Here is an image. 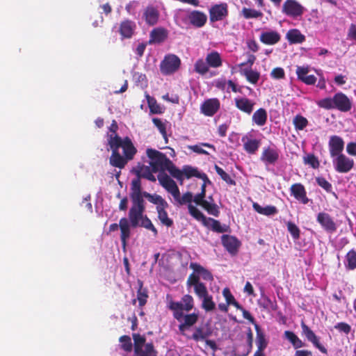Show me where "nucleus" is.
<instances>
[{"instance_id":"obj_46","label":"nucleus","mask_w":356,"mask_h":356,"mask_svg":"<svg viewBox=\"0 0 356 356\" xmlns=\"http://www.w3.org/2000/svg\"><path fill=\"white\" fill-rule=\"evenodd\" d=\"M165 170H168L170 175L178 181H182L184 180L182 170L177 168L171 161L166 167Z\"/></svg>"},{"instance_id":"obj_41","label":"nucleus","mask_w":356,"mask_h":356,"mask_svg":"<svg viewBox=\"0 0 356 356\" xmlns=\"http://www.w3.org/2000/svg\"><path fill=\"white\" fill-rule=\"evenodd\" d=\"M209 70V66L207 60L202 58L197 59L194 65V71L199 74L204 75Z\"/></svg>"},{"instance_id":"obj_49","label":"nucleus","mask_w":356,"mask_h":356,"mask_svg":"<svg viewBox=\"0 0 356 356\" xmlns=\"http://www.w3.org/2000/svg\"><path fill=\"white\" fill-rule=\"evenodd\" d=\"M214 169L216 173L220 177V178L225 181L227 184L234 186L236 181L227 174L222 168L219 167L218 165H214Z\"/></svg>"},{"instance_id":"obj_16","label":"nucleus","mask_w":356,"mask_h":356,"mask_svg":"<svg viewBox=\"0 0 356 356\" xmlns=\"http://www.w3.org/2000/svg\"><path fill=\"white\" fill-rule=\"evenodd\" d=\"M344 144V141L341 137L337 135L331 136L328 142L330 156L334 158V156L343 154Z\"/></svg>"},{"instance_id":"obj_50","label":"nucleus","mask_w":356,"mask_h":356,"mask_svg":"<svg viewBox=\"0 0 356 356\" xmlns=\"http://www.w3.org/2000/svg\"><path fill=\"white\" fill-rule=\"evenodd\" d=\"M241 14L246 19L259 18L263 16V13L261 11L245 7L242 9Z\"/></svg>"},{"instance_id":"obj_64","label":"nucleus","mask_w":356,"mask_h":356,"mask_svg":"<svg viewBox=\"0 0 356 356\" xmlns=\"http://www.w3.org/2000/svg\"><path fill=\"white\" fill-rule=\"evenodd\" d=\"M284 337L285 338L289 340L291 344L293 345V343L296 341L297 338L298 337L293 332L286 330L284 332Z\"/></svg>"},{"instance_id":"obj_31","label":"nucleus","mask_w":356,"mask_h":356,"mask_svg":"<svg viewBox=\"0 0 356 356\" xmlns=\"http://www.w3.org/2000/svg\"><path fill=\"white\" fill-rule=\"evenodd\" d=\"M244 150L250 154H254L258 150L261 141L257 139H250L247 136L242 138Z\"/></svg>"},{"instance_id":"obj_13","label":"nucleus","mask_w":356,"mask_h":356,"mask_svg":"<svg viewBox=\"0 0 356 356\" xmlns=\"http://www.w3.org/2000/svg\"><path fill=\"white\" fill-rule=\"evenodd\" d=\"M221 243L225 250L232 256L238 254L241 242L232 235L223 234L221 236Z\"/></svg>"},{"instance_id":"obj_22","label":"nucleus","mask_w":356,"mask_h":356,"mask_svg":"<svg viewBox=\"0 0 356 356\" xmlns=\"http://www.w3.org/2000/svg\"><path fill=\"white\" fill-rule=\"evenodd\" d=\"M158 179L163 188H165L173 197H177L179 195V188L175 181L168 175H159Z\"/></svg>"},{"instance_id":"obj_53","label":"nucleus","mask_w":356,"mask_h":356,"mask_svg":"<svg viewBox=\"0 0 356 356\" xmlns=\"http://www.w3.org/2000/svg\"><path fill=\"white\" fill-rule=\"evenodd\" d=\"M293 124L296 129L302 130L307 126L308 121L306 118L300 115H297L293 118Z\"/></svg>"},{"instance_id":"obj_21","label":"nucleus","mask_w":356,"mask_h":356,"mask_svg":"<svg viewBox=\"0 0 356 356\" xmlns=\"http://www.w3.org/2000/svg\"><path fill=\"white\" fill-rule=\"evenodd\" d=\"M189 266L190 268L193 270V272L189 275H193L197 277L198 282H200V277L206 281L212 282L213 280V276L212 273L200 264L195 262H191Z\"/></svg>"},{"instance_id":"obj_30","label":"nucleus","mask_w":356,"mask_h":356,"mask_svg":"<svg viewBox=\"0 0 356 356\" xmlns=\"http://www.w3.org/2000/svg\"><path fill=\"white\" fill-rule=\"evenodd\" d=\"M138 289L137 290V298L132 300V304L136 305V301H138L140 308H143L147 303L149 298L148 291L146 288L143 287V283L141 280H138Z\"/></svg>"},{"instance_id":"obj_56","label":"nucleus","mask_w":356,"mask_h":356,"mask_svg":"<svg viewBox=\"0 0 356 356\" xmlns=\"http://www.w3.org/2000/svg\"><path fill=\"white\" fill-rule=\"evenodd\" d=\"M152 122L154 126L157 127L163 137L167 141V132L165 124L159 118H153Z\"/></svg>"},{"instance_id":"obj_38","label":"nucleus","mask_w":356,"mask_h":356,"mask_svg":"<svg viewBox=\"0 0 356 356\" xmlns=\"http://www.w3.org/2000/svg\"><path fill=\"white\" fill-rule=\"evenodd\" d=\"M252 121L258 126H263L267 121V112L264 108H259L252 115Z\"/></svg>"},{"instance_id":"obj_37","label":"nucleus","mask_w":356,"mask_h":356,"mask_svg":"<svg viewBox=\"0 0 356 356\" xmlns=\"http://www.w3.org/2000/svg\"><path fill=\"white\" fill-rule=\"evenodd\" d=\"M168 207H158V209H156V211L158 213V218L159 219V220L161 221V222L163 225H165L166 227H172L173 225V220L168 218V213L166 211V209L168 208Z\"/></svg>"},{"instance_id":"obj_39","label":"nucleus","mask_w":356,"mask_h":356,"mask_svg":"<svg viewBox=\"0 0 356 356\" xmlns=\"http://www.w3.org/2000/svg\"><path fill=\"white\" fill-rule=\"evenodd\" d=\"M139 352H134L135 356H157L158 352L152 342L147 343Z\"/></svg>"},{"instance_id":"obj_36","label":"nucleus","mask_w":356,"mask_h":356,"mask_svg":"<svg viewBox=\"0 0 356 356\" xmlns=\"http://www.w3.org/2000/svg\"><path fill=\"white\" fill-rule=\"evenodd\" d=\"M252 207L254 211L258 213L267 216L275 215L278 212L277 209L275 206L272 205L263 207L258 203L254 202Z\"/></svg>"},{"instance_id":"obj_3","label":"nucleus","mask_w":356,"mask_h":356,"mask_svg":"<svg viewBox=\"0 0 356 356\" xmlns=\"http://www.w3.org/2000/svg\"><path fill=\"white\" fill-rule=\"evenodd\" d=\"M131 201L130 208V216L133 219L134 224H136L137 219L145 212V202L144 197L151 203L156 204V209L160 207H168V202L159 195L151 194L147 191H143L141 181L134 179L131 184V192L129 194Z\"/></svg>"},{"instance_id":"obj_61","label":"nucleus","mask_w":356,"mask_h":356,"mask_svg":"<svg viewBox=\"0 0 356 356\" xmlns=\"http://www.w3.org/2000/svg\"><path fill=\"white\" fill-rule=\"evenodd\" d=\"M265 305H264V308H269L273 311H275L277 309V305L275 302L272 301L269 298L264 297L263 298Z\"/></svg>"},{"instance_id":"obj_6","label":"nucleus","mask_w":356,"mask_h":356,"mask_svg":"<svg viewBox=\"0 0 356 356\" xmlns=\"http://www.w3.org/2000/svg\"><path fill=\"white\" fill-rule=\"evenodd\" d=\"M188 213L197 221H200L202 225L207 227H211V230L217 233L228 232L230 230L229 226L221 225L218 220L212 218H207L193 204L188 205Z\"/></svg>"},{"instance_id":"obj_17","label":"nucleus","mask_w":356,"mask_h":356,"mask_svg":"<svg viewBox=\"0 0 356 356\" xmlns=\"http://www.w3.org/2000/svg\"><path fill=\"white\" fill-rule=\"evenodd\" d=\"M316 221L321 225L322 228L329 233L335 232L337 225L330 215L325 212H320L316 217Z\"/></svg>"},{"instance_id":"obj_24","label":"nucleus","mask_w":356,"mask_h":356,"mask_svg":"<svg viewBox=\"0 0 356 356\" xmlns=\"http://www.w3.org/2000/svg\"><path fill=\"white\" fill-rule=\"evenodd\" d=\"M279 151L275 147H267L264 148L261 160L266 164H275L279 159Z\"/></svg>"},{"instance_id":"obj_44","label":"nucleus","mask_w":356,"mask_h":356,"mask_svg":"<svg viewBox=\"0 0 356 356\" xmlns=\"http://www.w3.org/2000/svg\"><path fill=\"white\" fill-rule=\"evenodd\" d=\"M222 296L227 305H233L236 309H242V306L235 300L229 288H225L222 290Z\"/></svg>"},{"instance_id":"obj_59","label":"nucleus","mask_w":356,"mask_h":356,"mask_svg":"<svg viewBox=\"0 0 356 356\" xmlns=\"http://www.w3.org/2000/svg\"><path fill=\"white\" fill-rule=\"evenodd\" d=\"M334 328L339 332H343L346 334H349L351 330L350 325L345 322L338 323L334 325Z\"/></svg>"},{"instance_id":"obj_20","label":"nucleus","mask_w":356,"mask_h":356,"mask_svg":"<svg viewBox=\"0 0 356 356\" xmlns=\"http://www.w3.org/2000/svg\"><path fill=\"white\" fill-rule=\"evenodd\" d=\"M159 10L153 6H147L143 13V19L146 24L149 26L156 25L159 22Z\"/></svg>"},{"instance_id":"obj_45","label":"nucleus","mask_w":356,"mask_h":356,"mask_svg":"<svg viewBox=\"0 0 356 356\" xmlns=\"http://www.w3.org/2000/svg\"><path fill=\"white\" fill-rule=\"evenodd\" d=\"M175 200V202L179 205H184L186 204H188V205L191 204L192 201H193V195L191 192H186L183 194L182 196H181L180 191H179V195L177 197H173Z\"/></svg>"},{"instance_id":"obj_32","label":"nucleus","mask_w":356,"mask_h":356,"mask_svg":"<svg viewBox=\"0 0 356 356\" xmlns=\"http://www.w3.org/2000/svg\"><path fill=\"white\" fill-rule=\"evenodd\" d=\"M286 38L290 44H301L305 40V36L297 29L289 30Z\"/></svg>"},{"instance_id":"obj_28","label":"nucleus","mask_w":356,"mask_h":356,"mask_svg":"<svg viewBox=\"0 0 356 356\" xmlns=\"http://www.w3.org/2000/svg\"><path fill=\"white\" fill-rule=\"evenodd\" d=\"M119 227L121 232L120 240L122 245L125 248L127 245V241L131 235V223L127 218H122L119 221Z\"/></svg>"},{"instance_id":"obj_18","label":"nucleus","mask_w":356,"mask_h":356,"mask_svg":"<svg viewBox=\"0 0 356 356\" xmlns=\"http://www.w3.org/2000/svg\"><path fill=\"white\" fill-rule=\"evenodd\" d=\"M129 220L131 223V226L134 228L140 226L144 227L153 233L154 236H156L158 235V230L152 224L151 220L147 217V215H144L142 213V216L137 219L136 224H134V220L131 218V216H130V210L129 211Z\"/></svg>"},{"instance_id":"obj_54","label":"nucleus","mask_w":356,"mask_h":356,"mask_svg":"<svg viewBox=\"0 0 356 356\" xmlns=\"http://www.w3.org/2000/svg\"><path fill=\"white\" fill-rule=\"evenodd\" d=\"M304 163L309 165L312 168L317 169L320 166L318 158L313 154H307L304 157Z\"/></svg>"},{"instance_id":"obj_10","label":"nucleus","mask_w":356,"mask_h":356,"mask_svg":"<svg viewBox=\"0 0 356 356\" xmlns=\"http://www.w3.org/2000/svg\"><path fill=\"white\" fill-rule=\"evenodd\" d=\"M332 163L334 170L339 173L349 172L353 168L355 164L354 160L344 154L332 158Z\"/></svg>"},{"instance_id":"obj_27","label":"nucleus","mask_w":356,"mask_h":356,"mask_svg":"<svg viewBox=\"0 0 356 356\" xmlns=\"http://www.w3.org/2000/svg\"><path fill=\"white\" fill-rule=\"evenodd\" d=\"M168 31L163 27H158L152 29L149 33V44L161 43L168 38Z\"/></svg>"},{"instance_id":"obj_33","label":"nucleus","mask_w":356,"mask_h":356,"mask_svg":"<svg viewBox=\"0 0 356 356\" xmlns=\"http://www.w3.org/2000/svg\"><path fill=\"white\" fill-rule=\"evenodd\" d=\"M135 172L137 176L136 179H138L139 181H140V178H145L153 182L156 181V177L153 175L154 172L151 166L141 165Z\"/></svg>"},{"instance_id":"obj_43","label":"nucleus","mask_w":356,"mask_h":356,"mask_svg":"<svg viewBox=\"0 0 356 356\" xmlns=\"http://www.w3.org/2000/svg\"><path fill=\"white\" fill-rule=\"evenodd\" d=\"M346 267L348 270H354L356 268V250L354 249L348 252L346 255Z\"/></svg>"},{"instance_id":"obj_63","label":"nucleus","mask_w":356,"mask_h":356,"mask_svg":"<svg viewBox=\"0 0 356 356\" xmlns=\"http://www.w3.org/2000/svg\"><path fill=\"white\" fill-rule=\"evenodd\" d=\"M346 152L349 155L356 156V143L350 142L346 145Z\"/></svg>"},{"instance_id":"obj_40","label":"nucleus","mask_w":356,"mask_h":356,"mask_svg":"<svg viewBox=\"0 0 356 356\" xmlns=\"http://www.w3.org/2000/svg\"><path fill=\"white\" fill-rule=\"evenodd\" d=\"M202 147L212 149L213 152H216V150L213 145L208 143H202L200 145H189L188 149L199 154L209 155V152L204 149Z\"/></svg>"},{"instance_id":"obj_12","label":"nucleus","mask_w":356,"mask_h":356,"mask_svg":"<svg viewBox=\"0 0 356 356\" xmlns=\"http://www.w3.org/2000/svg\"><path fill=\"white\" fill-rule=\"evenodd\" d=\"M209 19L211 22L224 19L228 16V6L227 3H221L212 6L209 10Z\"/></svg>"},{"instance_id":"obj_19","label":"nucleus","mask_w":356,"mask_h":356,"mask_svg":"<svg viewBox=\"0 0 356 356\" xmlns=\"http://www.w3.org/2000/svg\"><path fill=\"white\" fill-rule=\"evenodd\" d=\"M302 333L305 335L307 340L313 343L322 353L327 354V350L320 342L318 337L315 333L303 322L301 323Z\"/></svg>"},{"instance_id":"obj_47","label":"nucleus","mask_w":356,"mask_h":356,"mask_svg":"<svg viewBox=\"0 0 356 356\" xmlns=\"http://www.w3.org/2000/svg\"><path fill=\"white\" fill-rule=\"evenodd\" d=\"M132 337L134 339V352H139L140 348H143V346L147 343H145L146 338L138 333H134L132 334Z\"/></svg>"},{"instance_id":"obj_57","label":"nucleus","mask_w":356,"mask_h":356,"mask_svg":"<svg viewBox=\"0 0 356 356\" xmlns=\"http://www.w3.org/2000/svg\"><path fill=\"white\" fill-rule=\"evenodd\" d=\"M197 169L193 168L190 165H184L183 167L182 172L183 177L185 176L187 179H190L193 177H196L197 175Z\"/></svg>"},{"instance_id":"obj_1","label":"nucleus","mask_w":356,"mask_h":356,"mask_svg":"<svg viewBox=\"0 0 356 356\" xmlns=\"http://www.w3.org/2000/svg\"><path fill=\"white\" fill-rule=\"evenodd\" d=\"M118 125L113 120L108 127L107 133L108 145L111 149L109 157V164L119 169L125 168L129 161L134 159L137 153V149L128 136L122 138L118 134Z\"/></svg>"},{"instance_id":"obj_48","label":"nucleus","mask_w":356,"mask_h":356,"mask_svg":"<svg viewBox=\"0 0 356 356\" xmlns=\"http://www.w3.org/2000/svg\"><path fill=\"white\" fill-rule=\"evenodd\" d=\"M243 74L245 75L247 81L252 84H256L260 78L259 72L252 69H245Z\"/></svg>"},{"instance_id":"obj_60","label":"nucleus","mask_w":356,"mask_h":356,"mask_svg":"<svg viewBox=\"0 0 356 356\" xmlns=\"http://www.w3.org/2000/svg\"><path fill=\"white\" fill-rule=\"evenodd\" d=\"M309 72V67L298 66L296 69V74L298 79L302 81Z\"/></svg>"},{"instance_id":"obj_14","label":"nucleus","mask_w":356,"mask_h":356,"mask_svg":"<svg viewBox=\"0 0 356 356\" xmlns=\"http://www.w3.org/2000/svg\"><path fill=\"white\" fill-rule=\"evenodd\" d=\"M220 100L217 98H211L206 99L202 104L200 111L205 116L212 117L220 110Z\"/></svg>"},{"instance_id":"obj_52","label":"nucleus","mask_w":356,"mask_h":356,"mask_svg":"<svg viewBox=\"0 0 356 356\" xmlns=\"http://www.w3.org/2000/svg\"><path fill=\"white\" fill-rule=\"evenodd\" d=\"M316 181L317 184L323 188L327 193H332L334 196H337L334 192H332V184L326 180V179L323 177H316Z\"/></svg>"},{"instance_id":"obj_35","label":"nucleus","mask_w":356,"mask_h":356,"mask_svg":"<svg viewBox=\"0 0 356 356\" xmlns=\"http://www.w3.org/2000/svg\"><path fill=\"white\" fill-rule=\"evenodd\" d=\"M206 60L209 67L218 68L222 64V58L220 54L216 51H212L206 56Z\"/></svg>"},{"instance_id":"obj_5","label":"nucleus","mask_w":356,"mask_h":356,"mask_svg":"<svg viewBox=\"0 0 356 356\" xmlns=\"http://www.w3.org/2000/svg\"><path fill=\"white\" fill-rule=\"evenodd\" d=\"M317 105L326 110L337 109L341 112H348L352 108L350 99L344 93H336L332 98L326 97L318 100Z\"/></svg>"},{"instance_id":"obj_11","label":"nucleus","mask_w":356,"mask_h":356,"mask_svg":"<svg viewBox=\"0 0 356 356\" xmlns=\"http://www.w3.org/2000/svg\"><path fill=\"white\" fill-rule=\"evenodd\" d=\"M282 11L287 16L297 18L302 15L305 8L296 0H286L282 5Z\"/></svg>"},{"instance_id":"obj_29","label":"nucleus","mask_w":356,"mask_h":356,"mask_svg":"<svg viewBox=\"0 0 356 356\" xmlns=\"http://www.w3.org/2000/svg\"><path fill=\"white\" fill-rule=\"evenodd\" d=\"M280 34L275 31H265L259 37L260 41L266 45H274L280 42Z\"/></svg>"},{"instance_id":"obj_51","label":"nucleus","mask_w":356,"mask_h":356,"mask_svg":"<svg viewBox=\"0 0 356 356\" xmlns=\"http://www.w3.org/2000/svg\"><path fill=\"white\" fill-rule=\"evenodd\" d=\"M121 343V348L127 353L131 352L133 349V344L131 343V337L128 335L121 336L119 339Z\"/></svg>"},{"instance_id":"obj_26","label":"nucleus","mask_w":356,"mask_h":356,"mask_svg":"<svg viewBox=\"0 0 356 356\" xmlns=\"http://www.w3.org/2000/svg\"><path fill=\"white\" fill-rule=\"evenodd\" d=\"M236 107L241 111L250 115L254 109V102L247 97H236L234 99Z\"/></svg>"},{"instance_id":"obj_15","label":"nucleus","mask_w":356,"mask_h":356,"mask_svg":"<svg viewBox=\"0 0 356 356\" xmlns=\"http://www.w3.org/2000/svg\"><path fill=\"white\" fill-rule=\"evenodd\" d=\"M136 29V23L129 19L122 21L118 27L121 40L130 39L133 37Z\"/></svg>"},{"instance_id":"obj_62","label":"nucleus","mask_w":356,"mask_h":356,"mask_svg":"<svg viewBox=\"0 0 356 356\" xmlns=\"http://www.w3.org/2000/svg\"><path fill=\"white\" fill-rule=\"evenodd\" d=\"M247 343H248V352L250 353L252 349L253 345V333L250 327H248L247 332Z\"/></svg>"},{"instance_id":"obj_42","label":"nucleus","mask_w":356,"mask_h":356,"mask_svg":"<svg viewBox=\"0 0 356 356\" xmlns=\"http://www.w3.org/2000/svg\"><path fill=\"white\" fill-rule=\"evenodd\" d=\"M211 332L210 331H205L201 327H197L191 336V339L195 341H203L207 339Z\"/></svg>"},{"instance_id":"obj_7","label":"nucleus","mask_w":356,"mask_h":356,"mask_svg":"<svg viewBox=\"0 0 356 356\" xmlns=\"http://www.w3.org/2000/svg\"><path fill=\"white\" fill-rule=\"evenodd\" d=\"M147 156L151 160L149 165L154 172L165 170L170 162L165 154L156 149H147Z\"/></svg>"},{"instance_id":"obj_58","label":"nucleus","mask_w":356,"mask_h":356,"mask_svg":"<svg viewBox=\"0 0 356 356\" xmlns=\"http://www.w3.org/2000/svg\"><path fill=\"white\" fill-rule=\"evenodd\" d=\"M270 76L275 79H282L285 77V72L283 68L277 67L273 69Z\"/></svg>"},{"instance_id":"obj_23","label":"nucleus","mask_w":356,"mask_h":356,"mask_svg":"<svg viewBox=\"0 0 356 356\" xmlns=\"http://www.w3.org/2000/svg\"><path fill=\"white\" fill-rule=\"evenodd\" d=\"M187 19L193 26L201 28L207 23V16L202 11L192 10L187 15Z\"/></svg>"},{"instance_id":"obj_8","label":"nucleus","mask_w":356,"mask_h":356,"mask_svg":"<svg viewBox=\"0 0 356 356\" xmlns=\"http://www.w3.org/2000/svg\"><path fill=\"white\" fill-rule=\"evenodd\" d=\"M206 197V184L203 183L201 186V192L194 196L193 202L198 206L202 207L209 214L218 217L220 214V210L215 202H209L205 200Z\"/></svg>"},{"instance_id":"obj_25","label":"nucleus","mask_w":356,"mask_h":356,"mask_svg":"<svg viewBox=\"0 0 356 356\" xmlns=\"http://www.w3.org/2000/svg\"><path fill=\"white\" fill-rule=\"evenodd\" d=\"M290 191L291 194L302 204H306L309 202L305 188L302 184H293L290 188Z\"/></svg>"},{"instance_id":"obj_55","label":"nucleus","mask_w":356,"mask_h":356,"mask_svg":"<svg viewBox=\"0 0 356 356\" xmlns=\"http://www.w3.org/2000/svg\"><path fill=\"white\" fill-rule=\"evenodd\" d=\"M287 229L293 239L297 240L300 238V230L299 227L293 222L289 221L286 223Z\"/></svg>"},{"instance_id":"obj_9","label":"nucleus","mask_w":356,"mask_h":356,"mask_svg":"<svg viewBox=\"0 0 356 356\" xmlns=\"http://www.w3.org/2000/svg\"><path fill=\"white\" fill-rule=\"evenodd\" d=\"M181 65L180 58L175 54H169L164 57L161 62L160 70L164 75L173 74L179 68Z\"/></svg>"},{"instance_id":"obj_34","label":"nucleus","mask_w":356,"mask_h":356,"mask_svg":"<svg viewBox=\"0 0 356 356\" xmlns=\"http://www.w3.org/2000/svg\"><path fill=\"white\" fill-rule=\"evenodd\" d=\"M254 328L257 332L256 344L257 350L263 352L268 346V341L266 339L264 333L261 331L258 324H254Z\"/></svg>"},{"instance_id":"obj_4","label":"nucleus","mask_w":356,"mask_h":356,"mask_svg":"<svg viewBox=\"0 0 356 356\" xmlns=\"http://www.w3.org/2000/svg\"><path fill=\"white\" fill-rule=\"evenodd\" d=\"M186 286L188 288L193 286L194 293L202 300L201 307L206 312H212L216 309L213 296L209 293L205 284L198 282L197 277L193 275H189L186 281Z\"/></svg>"},{"instance_id":"obj_2","label":"nucleus","mask_w":356,"mask_h":356,"mask_svg":"<svg viewBox=\"0 0 356 356\" xmlns=\"http://www.w3.org/2000/svg\"><path fill=\"white\" fill-rule=\"evenodd\" d=\"M168 308L172 312V316L179 325V331L182 335L189 330L199 320V313L193 312L184 314L194 308V299L191 295L186 294L182 296L181 301H174L169 295L167 296Z\"/></svg>"}]
</instances>
